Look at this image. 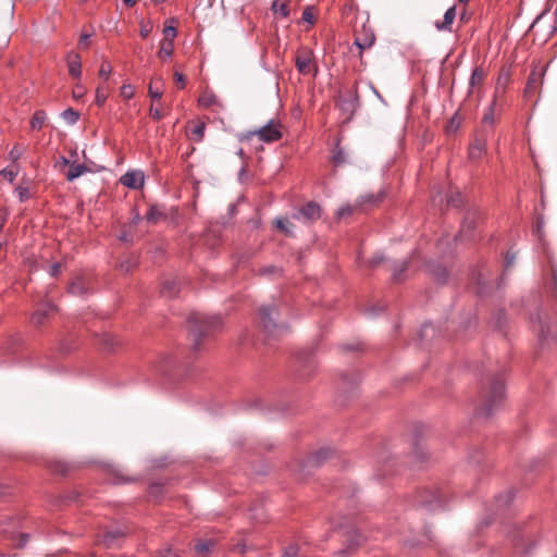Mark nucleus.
I'll return each mask as SVG.
<instances>
[{
    "mask_svg": "<svg viewBox=\"0 0 557 557\" xmlns=\"http://www.w3.org/2000/svg\"><path fill=\"white\" fill-rule=\"evenodd\" d=\"M480 373V400L475 408V417L487 420L502 409L506 399V388L500 372H493L487 366L482 364Z\"/></svg>",
    "mask_w": 557,
    "mask_h": 557,
    "instance_id": "f257e3e1",
    "label": "nucleus"
},
{
    "mask_svg": "<svg viewBox=\"0 0 557 557\" xmlns=\"http://www.w3.org/2000/svg\"><path fill=\"white\" fill-rule=\"evenodd\" d=\"M187 324L193 342L191 348L199 351L202 348V341L222 329V319L220 315L209 317L194 312L187 318Z\"/></svg>",
    "mask_w": 557,
    "mask_h": 557,
    "instance_id": "f03ea898",
    "label": "nucleus"
},
{
    "mask_svg": "<svg viewBox=\"0 0 557 557\" xmlns=\"http://www.w3.org/2000/svg\"><path fill=\"white\" fill-rule=\"evenodd\" d=\"M334 530L342 535L343 547L336 552V557H350L364 543L366 536L357 529L351 517L344 516L339 521L333 522Z\"/></svg>",
    "mask_w": 557,
    "mask_h": 557,
    "instance_id": "7ed1b4c3",
    "label": "nucleus"
},
{
    "mask_svg": "<svg viewBox=\"0 0 557 557\" xmlns=\"http://www.w3.org/2000/svg\"><path fill=\"white\" fill-rule=\"evenodd\" d=\"M259 322L269 337L281 336L288 332L287 323L280 319V305L276 301L260 307Z\"/></svg>",
    "mask_w": 557,
    "mask_h": 557,
    "instance_id": "20e7f679",
    "label": "nucleus"
},
{
    "mask_svg": "<svg viewBox=\"0 0 557 557\" xmlns=\"http://www.w3.org/2000/svg\"><path fill=\"white\" fill-rule=\"evenodd\" d=\"M412 504L429 512L444 510L446 508V495L437 487H425L418 492L412 499Z\"/></svg>",
    "mask_w": 557,
    "mask_h": 557,
    "instance_id": "39448f33",
    "label": "nucleus"
},
{
    "mask_svg": "<svg viewBox=\"0 0 557 557\" xmlns=\"http://www.w3.org/2000/svg\"><path fill=\"white\" fill-rule=\"evenodd\" d=\"M360 381L361 376L357 370H351L339 375L337 383L338 395L336 398L338 405L344 406L349 399L356 396Z\"/></svg>",
    "mask_w": 557,
    "mask_h": 557,
    "instance_id": "423d86ee",
    "label": "nucleus"
},
{
    "mask_svg": "<svg viewBox=\"0 0 557 557\" xmlns=\"http://www.w3.org/2000/svg\"><path fill=\"white\" fill-rule=\"evenodd\" d=\"M20 521L14 517H7L2 522L1 533L15 548H24L28 542V533H17Z\"/></svg>",
    "mask_w": 557,
    "mask_h": 557,
    "instance_id": "0eeeda50",
    "label": "nucleus"
},
{
    "mask_svg": "<svg viewBox=\"0 0 557 557\" xmlns=\"http://www.w3.org/2000/svg\"><path fill=\"white\" fill-rule=\"evenodd\" d=\"M333 455L334 451L330 447H322L302 460L299 471L304 476L310 475L312 470L321 467Z\"/></svg>",
    "mask_w": 557,
    "mask_h": 557,
    "instance_id": "6e6552de",
    "label": "nucleus"
},
{
    "mask_svg": "<svg viewBox=\"0 0 557 557\" xmlns=\"http://www.w3.org/2000/svg\"><path fill=\"white\" fill-rule=\"evenodd\" d=\"M252 136H258L259 139L264 143L276 141L282 137L280 124L275 123L273 120H270L264 126L256 131L248 132L245 138L249 139ZM242 139H244V137Z\"/></svg>",
    "mask_w": 557,
    "mask_h": 557,
    "instance_id": "1a4fd4ad",
    "label": "nucleus"
},
{
    "mask_svg": "<svg viewBox=\"0 0 557 557\" xmlns=\"http://www.w3.org/2000/svg\"><path fill=\"white\" fill-rule=\"evenodd\" d=\"M298 372L301 377L310 375L315 369L317 362L312 348H304L296 352L295 356Z\"/></svg>",
    "mask_w": 557,
    "mask_h": 557,
    "instance_id": "9d476101",
    "label": "nucleus"
},
{
    "mask_svg": "<svg viewBox=\"0 0 557 557\" xmlns=\"http://www.w3.org/2000/svg\"><path fill=\"white\" fill-rule=\"evenodd\" d=\"M292 218L304 223H310L321 218V207L315 201H308L292 213Z\"/></svg>",
    "mask_w": 557,
    "mask_h": 557,
    "instance_id": "9b49d317",
    "label": "nucleus"
},
{
    "mask_svg": "<svg viewBox=\"0 0 557 557\" xmlns=\"http://www.w3.org/2000/svg\"><path fill=\"white\" fill-rule=\"evenodd\" d=\"M478 211L468 210L463 216L460 231L455 236V240H471L474 238V231L476 227Z\"/></svg>",
    "mask_w": 557,
    "mask_h": 557,
    "instance_id": "f8f14e48",
    "label": "nucleus"
},
{
    "mask_svg": "<svg viewBox=\"0 0 557 557\" xmlns=\"http://www.w3.org/2000/svg\"><path fill=\"white\" fill-rule=\"evenodd\" d=\"M513 497H515L513 490H508L506 493L498 494L495 497V502L492 505V507L487 509V511L490 513L483 520L482 523L484 525H488L493 521V516L496 515L499 510L505 509L507 506H509V504H511V502L513 500Z\"/></svg>",
    "mask_w": 557,
    "mask_h": 557,
    "instance_id": "ddd939ff",
    "label": "nucleus"
},
{
    "mask_svg": "<svg viewBox=\"0 0 557 557\" xmlns=\"http://www.w3.org/2000/svg\"><path fill=\"white\" fill-rule=\"evenodd\" d=\"M359 96L357 89L350 92L347 97H339L337 107L343 114L346 115V122H349L357 109L359 108Z\"/></svg>",
    "mask_w": 557,
    "mask_h": 557,
    "instance_id": "4468645a",
    "label": "nucleus"
},
{
    "mask_svg": "<svg viewBox=\"0 0 557 557\" xmlns=\"http://www.w3.org/2000/svg\"><path fill=\"white\" fill-rule=\"evenodd\" d=\"M528 534L520 528H512L508 532V539L511 541L513 546L522 552L524 555H529L535 547V543H531L529 545H524L527 541Z\"/></svg>",
    "mask_w": 557,
    "mask_h": 557,
    "instance_id": "2eb2a0df",
    "label": "nucleus"
},
{
    "mask_svg": "<svg viewBox=\"0 0 557 557\" xmlns=\"http://www.w3.org/2000/svg\"><path fill=\"white\" fill-rule=\"evenodd\" d=\"M423 432H424V425L419 424V425L414 426V430H413L414 442H413V446H412V455H413L414 460L419 463H423L428 459V453H426L424 446L419 441V437L423 434Z\"/></svg>",
    "mask_w": 557,
    "mask_h": 557,
    "instance_id": "dca6fc26",
    "label": "nucleus"
},
{
    "mask_svg": "<svg viewBox=\"0 0 557 557\" xmlns=\"http://www.w3.org/2000/svg\"><path fill=\"white\" fill-rule=\"evenodd\" d=\"M425 270L438 283L445 284L448 280L449 273L441 262L430 260L425 263Z\"/></svg>",
    "mask_w": 557,
    "mask_h": 557,
    "instance_id": "f3484780",
    "label": "nucleus"
},
{
    "mask_svg": "<svg viewBox=\"0 0 557 557\" xmlns=\"http://www.w3.org/2000/svg\"><path fill=\"white\" fill-rule=\"evenodd\" d=\"M120 182L131 189H139L144 186L145 175L140 170L127 171L121 176Z\"/></svg>",
    "mask_w": 557,
    "mask_h": 557,
    "instance_id": "a211bd4d",
    "label": "nucleus"
},
{
    "mask_svg": "<svg viewBox=\"0 0 557 557\" xmlns=\"http://www.w3.org/2000/svg\"><path fill=\"white\" fill-rule=\"evenodd\" d=\"M126 532L121 528L106 530L101 543L107 548L119 547L125 536Z\"/></svg>",
    "mask_w": 557,
    "mask_h": 557,
    "instance_id": "6ab92c4d",
    "label": "nucleus"
},
{
    "mask_svg": "<svg viewBox=\"0 0 557 557\" xmlns=\"http://www.w3.org/2000/svg\"><path fill=\"white\" fill-rule=\"evenodd\" d=\"M536 322L539 324V341L541 343H544L549 337H555V334L552 331V327L549 324L548 317L543 318L541 314H536Z\"/></svg>",
    "mask_w": 557,
    "mask_h": 557,
    "instance_id": "aec40b11",
    "label": "nucleus"
},
{
    "mask_svg": "<svg viewBox=\"0 0 557 557\" xmlns=\"http://www.w3.org/2000/svg\"><path fill=\"white\" fill-rule=\"evenodd\" d=\"M69 293L73 296L85 297L89 294V286L82 277H76L69 285Z\"/></svg>",
    "mask_w": 557,
    "mask_h": 557,
    "instance_id": "412c9836",
    "label": "nucleus"
},
{
    "mask_svg": "<svg viewBox=\"0 0 557 557\" xmlns=\"http://www.w3.org/2000/svg\"><path fill=\"white\" fill-rule=\"evenodd\" d=\"M410 259H406L403 261H393L392 270H393V281L396 283H400L406 278V271L408 269Z\"/></svg>",
    "mask_w": 557,
    "mask_h": 557,
    "instance_id": "4be33fe9",
    "label": "nucleus"
},
{
    "mask_svg": "<svg viewBox=\"0 0 557 557\" xmlns=\"http://www.w3.org/2000/svg\"><path fill=\"white\" fill-rule=\"evenodd\" d=\"M69 73L73 78H79L82 75V63L79 54L71 52L67 54Z\"/></svg>",
    "mask_w": 557,
    "mask_h": 557,
    "instance_id": "5701e85b",
    "label": "nucleus"
},
{
    "mask_svg": "<svg viewBox=\"0 0 557 557\" xmlns=\"http://www.w3.org/2000/svg\"><path fill=\"white\" fill-rule=\"evenodd\" d=\"M57 310V307L52 302H46L41 309H38L32 317V322L35 325L44 324L46 318L53 311Z\"/></svg>",
    "mask_w": 557,
    "mask_h": 557,
    "instance_id": "b1692460",
    "label": "nucleus"
},
{
    "mask_svg": "<svg viewBox=\"0 0 557 557\" xmlns=\"http://www.w3.org/2000/svg\"><path fill=\"white\" fill-rule=\"evenodd\" d=\"M456 17V7L453 5L449 9L446 10L444 13V18L442 22H436L435 27L438 30H451V24L454 23V20Z\"/></svg>",
    "mask_w": 557,
    "mask_h": 557,
    "instance_id": "393cba45",
    "label": "nucleus"
},
{
    "mask_svg": "<svg viewBox=\"0 0 557 557\" xmlns=\"http://www.w3.org/2000/svg\"><path fill=\"white\" fill-rule=\"evenodd\" d=\"M216 542L215 540L209 539V540H200L198 541L195 546L194 550L196 554L200 555L201 557H207L210 552L215 547Z\"/></svg>",
    "mask_w": 557,
    "mask_h": 557,
    "instance_id": "a878e982",
    "label": "nucleus"
},
{
    "mask_svg": "<svg viewBox=\"0 0 557 557\" xmlns=\"http://www.w3.org/2000/svg\"><path fill=\"white\" fill-rule=\"evenodd\" d=\"M90 171L91 170L85 163H72L70 164V170L65 176L69 182H73L83 174Z\"/></svg>",
    "mask_w": 557,
    "mask_h": 557,
    "instance_id": "bb28decb",
    "label": "nucleus"
},
{
    "mask_svg": "<svg viewBox=\"0 0 557 557\" xmlns=\"http://www.w3.org/2000/svg\"><path fill=\"white\" fill-rule=\"evenodd\" d=\"M251 406L255 408H259L261 410H265L264 401L260 398H257L256 400H253ZM267 410H268V413L271 416V418H274L276 414H285L288 412V410L285 406L268 407Z\"/></svg>",
    "mask_w": 557,
    "mask_h": 557,
    "instance_id": "cd10ccee",
    "label": "nucleus"
},
{
    "mask_svg": "<svg viewBox=\"0 0 557 557\" xmlns=\"http://www.w3.org/2000/svg\"><path fill=\"white\" fill-rule=\"evenodd\" d=\"M156 557H185V549L168 545L159 549Z\"/></svg>",
    "mask_w": 557,
    "mask_h": 557,
    "instance_id": "c85d7f7f",
    "label": "nucleus"
},
{
    "mask_svg": "<svg viewBox=\"0 0 557 557\" xmlns=\"http://www.w3.org/2000/svg\"><path fill=\"white\" fill-rule=\"evenodd\" d=\"M180 292L178 283L176 280H168L163 283L161 288V294L164 297L173 298L175 297Z\"/></svg>",
    "mask_w": 557,
    "mask_h": 557,
    "instance_id": "c756f323",
    "label": "nucleus"
},
{
    "mask_svg": "<svg viewBox=\"0 0 557 557\" xmlns=\"http://www.w3.org/2000/svg\"><path fill=\"white\" fill-rule=\"evenodd\" d=\"M385 197V191L382 189L376 194H367L363 196H360L359 198V205H371L374 206L379 202H381Z\"/></svg>",
    "mask_w": 557,
    "mask_h": 557,
    "instance_id": "7c9ffc66",
    "label": "nucleus"
},
{
    "mask_svg": "<svg viewBox=\"0 0 557 557\" xmlns=\"http://www.w3.org/2000/svg\"><path fill=\"white\" fill-rule=\"evenodd\" d=\"M436 334V327L432 322H425L422 324L421 330L419 332L420 342L429 341L434 337Z\"/></svg>",
    "mask_w": 557,
    "mask_h": 557,
    "instance_id": "2f4dec72",
    "label": "nucleus"
},
{
    "mask_svg": "<svg viewBox=\"0 0 557 557\" xmlns=\"http://www.w3.org/2000/svg\"><path fill=\"white\" fill-rule=\"evenodd\" d=\"M133 481L134 479L123 475L119 469L114 467L110 469V482L112 484H126Z\"/></svg>",
    "mask_w": 557,
    "mask_h": 557,
    "instance_id": "473e14b6",
    "label": "nucleus"
},
{
    "mask_svg": "<svg viewBox=\"0 0 557 557\" xmlns=\"http://www.w3.org/2000/svg\"><path fill=\"white\" fill-rule=\"evenodd\" d=\"M271 10L274 14L280 15L283 18L289 16V8L287 2H280V0H274L272 2Z\"/></svg>",
    "mask_w": 557,
    "mask_h": 557,
    "instance_id": "72a5a7b5",
    "label": "nucleus"
},
{
    "mask_svg": "<svg viewBox=\"0 0 557 557\" xmlns=\"http://www.w3.org/2000/svg\"><path fill=\"white\" fill-rule=\"evenodd\" d=\"M47 120V114L44 110H37L30 119L32 129H40Z\"/></svg>",
    "mask_w": 557,
    "mask_h": 557,
    "instance_id": "f704fd0d",
    "label": "nucleus"
},
{
    "mask_svg": "<svg viewBox=\"0 0 557 557\" xmlns=\"http://www.w3.org/2000/svg\"><path fill=\"white\" fill-rule=\"evenodd\" d=\"M311 58L307 55H298L296 58L295 66L300 74H307L309 72Z\"/></svg>",
    "mask_w": 557,
    "mask_h": 557,
    "instance_id": "c9c22d12",
    "label": "nucleus"
},
{
    "mask_svg": "<svg viewBox=\"0 0 557 557\" xmlns=\"http://www.w3.org/2000/svg\"><path fill=\"white\" fill-rule=\"evenodd\" d=\"M173 47H174V44L171 42L170 40H162L160 50L158 52L159 58H161L163 60L171 58L173 54V51H174Z\"/></svg>",
    "mask_w": 557,
    "mask_h": 557,
    "instance_id": "e433bc0d",
    "label": "nucleus"
},
{
    "mask_svg": "<svg viewBox=\"0 0 557 557\" xmlns=\"http://www.w3.org/2000/svg\"><path fill=\"white\" fill-rule=\"evenodd\" d=\"M516 261V253L508 251L505 256V264H504V273L503 276L499 280L498 286L503 284L505 280V275L509 272V270L513 267Z\"/></svg>",
    "mask_w": 557,
    "mask_h": 557,
    "instance_id": "4c0bfd02",
    "label": "nucleus"
},
{
    "mask_svg": "<svg viewBox=\"0 0 557 557\" xmlns=\"http://www.w3.org/2000/svg\"><path fill=\"white\" fill-rule=\"evenodd\" d=\"M61 116L69 125H74L79 120V112L73 108H67L61 113Z\"/></svg>",
    "mask_w": 557,
    "mask_h": 557,
    "instance_id": "58836bf2",
    "label": "nucleus"
},
{
    "mask_svg": "<svg viewBox=\"0 0 557 557\" xmlns=\"http://www.w3.org/2000/svg\"><path fill=\"white\" fill-rule=\"evenodd\" d=\"M274 225L287 236H293L292 227L294 226L287 219L277 218L274 221Z\"/></svg>",
    "mask_w": 557,
    "mask_h": 557,
    "instance_id": "ea45409f",
    "label": "nucleus"
},
{
    "mask_svg": "<svg viewBox=\"0 0 557 557\" xmlns=\"http://www.w3.org/2000/svg\"><path fill=\"white\" fill-rule=\"evenodd\" d=\"M463 203V198L461 194L456 190L451 191L449 196L447 197V205L454 208H460Z\"/></svg>",
    "mask_w": 557,
    "mask_h": 557,
    "instance_id": "a19ab883",
    "label": "nucleus"
},
{
    "mask_svg": "<svg viewBox=\"0 0 557 557\" xmlns=\"http://www.w3.org/2000/svg\"><path fill=\"white\" fill-rule=\"evenodd\" d=\"M484 140L478 139L473 145H471L469 150V156L471 159H478L480 158L482 150L484 148Z\"/></svg>",
    "mask_w": 557,
    "mask_h": 557,
    "instance_id": "79ce46f5",
    "label": "nucleus"
},
{
    "mask_svg": "<svg viewBox=\"0 0 557 557\" xmlns=\"http://www.w3.org/2000/svg\"><path fill=\"white\" fill-rule=\"evenodd\" d=\"M333 162L336 165H342V164L347 162L346 152L344 151V149H342L339 147L338 144L336 145V148H335L334 153H333Z\"/></svg>",
    "mask_w": 557,
    "mask_h": 557,
    "instance_id": "37998d69",
    "label": "nucleus"
},
{
    "mask_svg": "<svg viewBox=\"0 0 557 557\" xmlns=\"http://www.w3.org/2000/svg\"><path fill=\"white\" fill-rule=\"evenodd\" d=\"M483 451L479 447H474L469 451L468 459L469 462L479 465L483 459Z\"/></svg>",
    "mask_w": 557,
    "mask_h": 557,
    "instance_id": "c03bdc74",
    "label": "nucleus"
},
{
    "mask_svg": "<svg viewBox=\"0 0 557 557\" xmlns=\"http://www.w3.org/2000/svg\"><path fill=\"white\" fill-rule=\"evenodd\" d=\"M494 109H495V100L488 106L486 112L483 115L482 123L484 125L492 126L494 124Z\"/></svg>",
    "mask_w": 557,
    "mask_h": 557,
    "instance_id": "a18cd8bd",
    "label": "nucleus"
},
{
    "mask_svg": "<svg viewBox=\"0 0 557 557\" xmlns=\"http://www.w3.org/2000/svg\"><path fill=\"white\" fill-rule=\"evenodd\" d=\"M280 557H299V546L297 544H290L284 547Z\"/></svg>",
    "mask_w": 557,
    "mask_h": 557,
    "instance_id": "49530a36",
    "label": "nucleus"
},
{
    "mask_svg": "<svg viewBox=\"0 0 557 557\" xmlns=\"http://www.w3.org/2000/svg\"><path fill=\"white\" fill-rule=\"evenodd\" d=\"M384 311V307L381 305L369 306L364 309V314L369 318H375Z\"/></svg>",
    "mask_w": 557,
    "mask_h": 557,
    "instance_id": "de8ad7c7",
    "label": "nucleus"
},
{
    "mask_svg": "<svg viewBox=\"0 0 557 557\" xmlns=\"http://www.w3.org/2000/svg\"><path fill=\"white\" fill-rule=\"evenodd\" d=\"M161 216V212L158 210L156 206H151L147 213H146V220L150 223L157 222V220Z\"/></svg>",
    "mask_w": 557,
    "mask_h": 557,
    "instance_id": "09e8293b",
    "label": "nucleus"
},
{
    "mask_svg": "<svg viewBox=\"0 0 557 557\" xmlns=\"http://www.w3.org/2000/svg\"><path fill=\"white\" fill-rule=\"evenodd\" d=\"M0 175L8 180L10 183H12L16 175H17V170H14L13 168L11 166H7L4 168L3 170L0 171Z\"/></svg>",
    "mask_w": 557,
    "mask_h": 557,
    "instance_id": "8fccbe9b",
    "label": "nucleus"
},
{
    "mask_svg": "<svg viewBox=\"0 0 557 557\" xmlns=\"http://www.w3.org/2000/svg\"><path fill=\"white\" fill-rule=\"evenodd\" d=\"M359 492V488L355 484H350L349 486H342L341 496L345 497H356Z\"/></svg>",
    "mask_w": 557,
    "mask_h": 557,
    "instance_id": "3c124183",
    "label": "nucleus"
},
{
    "mask_svg": "<svg viewBox=\"0 0 557 557\" xmlns=\"http://www.w3.org/2000/svg\"><path fill=\"white\" fill-rule=\"evenodd\" d=\"M112 72V66L108 61H103L101 63L100 70H99V76L107 81Z\"/></svg>",
    "mask_w": 557,
    "mask_h": 557,
    "instance_id": "603ef678",
    "label": "nucleus"
},
{
    "mask_svg": "<svg viewBox=\"0 0 557 557\" xmlns=\"http://www.w3.org/2000/svg\"><path fill=\"white\" fill-rule=\"evenodd\" d=\"M384 260H385V257L382 253H376L373 258L364 261V265L373 269V268L377 267L380 263H382Z\"/></svg>",
    "mask_w": 557,
    "mask_h": 557,
    "instance_id": "864d4df0",
    "label": "nucleus"
},
{
    "mask_svg": "<svg viewBox=\"0 0 557 557\" xmlns=\"http://www.w3.org/2000/svg\"><path fill=\"white\" fill-rule=\"evenodd\" d=\"M69 470V467L66 463L62 462V461H54L52 465H51V471L55 472V473H59V474H65Z\"/></svg>",
    "mask_w": 557,
    "mask_h": 557,
    "instance_id": "5fc2aeb1",
    "label": "nucleus"
},
{
    "mask_svg": "<svg viewBox=\"0 0 557 557\" xmlns=\"http://www.w3.org/2000/svg\"><path fill=\"white\" fill-rule=\"evenodd\" d=\"M107 98V91L101 86H99L96 90V103L101 107L104 104Z\"/></svg>",
    "mask_w": 557,
    "mask_h": 557,
    "instance_id": "6e6d98bb",
    "label": "nucleus"
},
{
    "mask_svg": "<svg viewBox=\"0 0 557 557\" xmlns=\"http://www.w3.org/2000/svg\"><path fill=\"white\" fill-rule=\"evenodd\" d=\"M506 322V314L503 310L498 311L496 317L494 318V326L497 330H502Z\"/></svg>",
    "mask_w": 557,
    "mask_h": 557,
    "instance_id": "4d7b16f0",
    "label": "nucleus"
},
{
    "mask_svg": "<svg viewBox=\"0 0 557 557\" xmlns=\"http://www.w3.org/2000/svg\"><path fill=\"white\" fill-rule=\"evenodd\" d=\"M164 39L163 40H170L171 42L174 41V38L177 35V30L174 26H165L163 29Z\"/></svg>",
    "mask_w": 557,
    "mask_h": 557,
    "instance_id": "13d9d810",
    "label": "nucleus"
},
{
    "mask_svg": "<svg viewBox=\"0 0 557 557\" xmlns=\"http://www.w3.org/2000/svg\"><path fill=\"white\" fill-rule=\"evenodd\" d=\"M15 191L17 193L21 202H24L29 198V190L26 187L18 186Z\"/></svg>",
    "mask_w": 557,
    "mask_h": 557,
    "instance_id": "bf43d9fd",
    "label": "nucleus"
},
{
    "mask_svg": "<svg viewBox=\"0 0 557 557\" xmlns=\"http://www.w3.org/2000/svg\"><path fill=\"white\" fill-rule=\"evenodd\" d=\"M148 92L152 100H160L162 97V91L159 88H154L152 83L149 85Z\"/></svg>",
    "mask_w": 557,
    "mask_h": 557,
    "instance_id": "052dcab7",
    "label": "nucleus"
},
{
    "mask_svg": "<svg viewBox=\"0 0 557 557\" xmlns=\"http://www.w3.org/2000/svg\"><path fill=\"white\" fill-rule=\"evenodd\" d=\"M277 272H281V270L274 265H267L259 270L260 275H272Z\"/></svg>",
    "mask_w": 557,
    "mask_h": 557,
    "instance_id": "680f3d73",
    "label": "nucleus"
},
{
    "mask_svg": "<svg viewBox=\"0 0 557 557\" xmlns=\"http://www.w3.org/2000/svg\"><path fill=\"white\" fill-rule=\"evenodd\" d=\"M23 154V151L17 148V146H14L11 151L9 152V159L15 163Z\"/></svg>",
    "mask_w": 557,
    "mask_h": 557,
    "instance_id": "e2e57ef3",
    "label": "nucleus"
},
{
    "mask_svg": "<svg viewBox=\"0 0 557 557\" xmlns=\"http://www.w3.org/2000/svg\"><path fill=\"white\" fill-rule=\"evenodd\" d=\"M121 95L126 98V99H131L133 98L134 96V90H133V87L132 85L129 84H125L121 87Z\"/></svg>",
    "mask_w": 557,
    "mask_h": 557,
    "instance_id": "0e129e2a",
    "label": "nucleus"
},
{
    "mask_svg": "<svg viewBox=\"0 0 557 557\" xmlns=\"http://www.w3.org/2000/svg\"><path fill=\"white\" fill-rule=\"evenodd\" d=\"M119 239L126 244H133L134 236L131 232L123 230L119 235Z\"/></svg>",
    "mask_w": 557,
    "mask_h": 557,
    "instance_id": "69168bd1",
    "label": "nucleus"
},
{
    "mask_svg": "<svg viewBox=\"0 0 557 557\" xmlns=\"http://www.w3.org/2000/svg\"><path fill=\"white\" fill-rule=\"evenodd\" d=\"M301 18H302V21H304V22H307V23H309V24H313L314 17H313V14H312V11H311V8H310V7H307V8L302 11Z\"/></svg>",
    "mask_w": 557,
    "mask_h": 557,
    "instance_id": "338daca9",
    "label": "nucleus"
},
{
    "mask_svg": "<svg viewBox=\"0 0 557 557\" xmlns=\"http://www.w3.org/2000/svg\"><path fill=\"white\" fill-rule=\"evenodd\" d=\"M536 83H537V78L535 77V75H534V74H532V75L529 77L528 82H527V86H525V90H524V91H525L527 94H529V92L533 91V90L535 89V87H536Z\"/></svg>",
    "mask_w": 557,
    "mask_h": 557,
    "instance_id": "774afa93",
    "label": "nucleus"
}]
</instances>
